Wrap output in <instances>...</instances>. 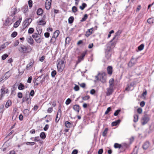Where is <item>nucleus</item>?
Listing matches in <instances>:
<instances>
[{
	"mask_svg": "<svg viewBox=\"0 0 154 154\" xmlns=\"http://www.w3.org/2000/svg\"><path fill=\"white\" fill-rule=\"evenodd\" d=\"M95 78L97 79V80H99L102 83H105L106 82V74L104 72L99 73L98 75L95 76Z\"/></svg>",
	"mask_w": 154,
	"mask_h": 154,
	"instance_id": "f257e3e1",
	"label": "nucleus"
},
{
	"mask_svg": "<svg viewBox=\"0 0 154 154\" xmlns=\"http://www.w3.org/2000/svg\"><path fill=\"white\" fill-rule=\"evenodd\" d=\"M57 67L59 71L61 72L65 67V64L64 61L62 60H59L57 61Z\"/></svg>",
	"mask_w": 154,
	"mask_h": 154,
	"instance_id": "f03ea898",
	"label": "nucleus"
},
{
	"mask_svg": "<svg viewBox=\"0 0 154 154\" xmlns=\"http://www.w3.org/2000/svg\"><path fill=\"white\" fill-rule=\"evenodd\" d=\"M111 49L110 44H108L105 52V57L108 60H109L111 58L112 54V52L110 51Z\"/></svg>",
	"mask_w": 154,
	"mask_h": 154,
	"instance_id": "7ed1b4c3",
	"label": "nucleus"
},
{
	"mask_svg": "<svg viewBox=\"0 0 154 154\" xmlns=\"http://www.w3.org/2000/svg\"><path fill=\"white\" fill-rule=\"evenodd\" d=\"M150 118L147 114L143 116L141 118V123L143 125H145L149 121Z\"/></svg>",
	"mask_w": 154,
	"mask_h": 154,
	"instance_id": "20e7f679",
	"label": "nucleus"
},
{
	"mask_svg": "<svg viewBox=\"0 0 154 154\" xmlns=\"http://www.w3.org/2000/svg\"><path fill=\"white\" fill-rule=\"evenodd\" d=\"M32 37L38 43H40L42 41V38L39 36L37 33H35L32 35Z\"/></svg>",
	"mask_w": 154,
	"mask_h": 154,
	"instance_id": "39448f33",
	"label": "nucleus"
},
{
	"mask_svg": "<svg viewBox=\"0 0 154 154\" xmlns=\"http://www.w3.org/2000/svg\"><path fill=\"white\" fill-rule=\"evenodd\" d=\"M122 32V30H118L117 31V32L115 33V36L112 39L111 41V42H112V41L114 40V39H116V40H117L118 39L119 36H120V35L121 34Z\"/></svg>",
	"mask_w": 154,
	"mask_h": 154,
	"instance_id": "423d86ee",
	"label": "nucleus"
},
{
	"mask_svg": "<svg viewBox=\"0 0 154 154\" xmlns=\"http://www.w3.org/2000/svg\"><path fill=\"white\" fill-rule=\"evenodd\" d=\"M27 49V47L23 45H21L19 48V51L23 53L26 52Z\"/></svg>",
	"mask_w": 154,
	"mask_h": 154,
	"instance_id": "0eeeda50",
	"label": "nucleus"
},
{
	"mask_svg": "<svg viewBox=\"0 0 154 154\" xmlns=\"http://www.w3.org/2000/svg\"><path fill=\"white\" fill-rule=\"evenodd\" d=\"M52 0H46L45 3V8L47 10H49L51 5Z\"/></svg>",
	"mask_w": 154,
	"mask_h": 154,
	"instance_id": "6e6552de",
	"label": "nucleus"
},
{
	"mask_svg": "<svg viewBox=\"0 0 154 154\" xmlns=\"http://www.w3.org/2000/svg\"><path fill=\"white\" fill-rule=\"evenodd\" d=\"M114 88L109 87L107 88L106 94L107 96H109L112 94Z\"/></svg>",
	"mask_w": 154,
	"mask_h": 154,
	"instance_id": "1a4fd4ad",
	"label": "nucleus"
},
{
	"mask_svg": "<svg viewBox=\"0 0 154 154\" xmlns=\"http://www.w3.org/2000/svg\"><path fill=\"white\" fill-rule=\"evenodd\" d=\"M137 62V59L132 58L128 63V66L131 67L135 64Z\"/></svg>",
	"mask_w": 154,
	"mask_h": 154,
	"instance_id": "9d476101",
	"label": "nucleus"
},
{
	"mask_svg": "<svg viewBox=\"0 0 154 154\" xmlns=\"http://www.w3.org/2000/svg\"><path fill=\"white\" fill-rule=\"evenodd\" d=\"M109 87L114 88V81L113 79H111L109 81Z\"/></svg>",
	"mask_w": 154,
	"mask_h": 154,
	"instance_id": "9b49d317",
	"label": "nucleus"
},
{
	"mask_svg": "<svg viewBox=\"0 0 154 154\" xmlns=\"http://www.w3.org/2000/svg\"><path fill=\"white\" fill-rule=\"evenodd\" d=\"M26 40L31 45H32L33 44L34 40L30 36L27 37L26 38Z\"/></svg>",
	"mask_w": 154,
	"mask_h": 154,
	"instance_id": "f8f14e48",
	"label": "nucleus"
},
{
	"mask_svg": "<svg viewBox=\"0 0 154 154\" xmlns=\"http://www.w3.org/2000/svg\"><path fill=\"white\" fill-rule=\"evenodd\" d=\"M93 30V28H92L89 29L88 31L86 32L85 36L87 37H88L92 33V31Z\"/></svg>",
	"mask_w": 154,
	"mask_h": 154,
	"instance_id": "ddd939ff",
	"label": "nucleus"
},
{
	"mask_svg": "<svg viewBox=\"0 0 154 154\" xmlns=\"http://www.w3.org/2000/svg\"><path fill=\"white\" fill-rule=\"evenodd\" d=\"M87 51H84L81 54V55L79 57L78 59V62H80L81 60L83 59L84 57L85 56L86 54Z\"/></svg>",
	"mask_w": 154,
	"mask_h": 154,
	"instance_id": "4468645a",
	"label": "nucleus"
},
{
	"mask_svg": "<svg viewBox=\"0 0 154 154\" xmlns=\"http://www.w3.org/2000/svg\"><path fill=\"white\" fill-rule=\"evenodd\" d=\"M150 144L149 142H145L143 145V148L144 149H146L149 146Z\"/></svg>",
	"mask_w": 154,
	"mask_h": 154,
	"instance_id": "2eb2a0df",
	"label": "nucleus"
},
{
	"mask_svg": "<svg viewBox=\"0 0 154 154\" xmlns=\"http://www.w3.org/2000/svg\"><path fill=\"white\" fill-rule=\"evenodd\" d=\"M73 109L75 111L79 112L80 109L79 106L78 105H75L73 106Z\"/></svg>",
	"mask_w": 154,
	"mask_h": 154,
	"instance_id": "dca6fc26",
	"label": "nucleus"
},
{
	"mask_svg": "<svg viewBox=\"0 0 154 154\" xmlns=\"http://www.w3.org/2000/svg\"><path fill=\"white\" fill-rule=\"evenodd\" d=\"M107 71L108 74L111 75L112 72V67L111 66H108L107 68Z\"/></svg>",
	"mask_w": 154,
	"mask_h": 154,
	"instance_id": "f3484780",
	"label": "nucleus"
},
{
	"mask_svg": "<svg viewBox=\"0 0 154 154\" xmlns=\"http://www.w3.org/2000/svg\"><path fill=\"white\" fill-rule=\"evenodd\" d=\"M120 120L119 119L117 121H116L115 122H113L112 123V126H116L119 124L120 122Z\"/></svg>",
	"mask_w": 154,
	"mask_h": 154,
	"instance_id": "a211bd4d",
	"label": "nucleus"
},
{
	"mask_svg": "<svg viewBox=\"0 0 154 154\" xmlns=\"http://www.w3.org/2000/svg\"><path fill=\"white\" fill-rule=\"evenodd\" d=\"M61 106H59L58 107V110L57 112V115L58 116L60 117L61 115Z\"/></svg>",
	"mask_w": 154,
	"mask_h": 154,
	"instance_id": "6ab92c4d",
	"label": "nucleus"
},
{
	"mask_svg": "<svg viewBox=\"0 0 154 154\" xmlns=\"http://www.w3.org/2000/svg\"><path fill=\"white\" fill-rule=\"evenodd\" d=\"M33 65V62L32 61H30V62L26 66V69H30L32 67Z\"/></svg>",
	"mask_w": 154,
	"mask_h": 154,
	"instance_id": "aec40b11",
	"label": "nucleus"
},
{
	"mask_svg": "<svg viewBox=\"0 0 154 154\" xmlns=\"http://www.w3.org/2000/svg\"><path fill=\"white\" fill-rule=\"evenodd\" d=\"M43 13V10L41 8H39L37 11V14L38 15H42Z\"/></svg>",
	"mask_w": 154,
	"mask_h": 154,
	"instance_id": "412c9836",
	"label": "nucleus"
},
{
	"mask_svg": "<svg viewBox=\"0 0 154 154\" xmlns=\"http://www.w3.org/2000/svg\"><path fill=\"white\" fill-rule=\"evenodd\" d=\"M65 125L66 127L68 128H70L71 126V123L68 121H66L65 122Z\"/></svg>",
	"mask_w": 154,
	"mask_h": 154,
	"instance_id": "4be33fe9",
	"label": "nucleus"
},
{
	"mask_svg": "<svg viewBox=\"0 0 154 154\" xmlns=\"http://www.w3.org/2000/svg\"><path fill=\"white\" fill-rule=\"evenodd\" d=\"M59 33L60 32L59 30H57L54 33L53 36L57 38L59 35Z\"/></svg>",
	"mask_w": 154,
	"mask_h": 154,
	"instance_id": "5701e85b",
	"label": "nucleus"
},
{
	"mask_svg": "<svg viewBox=\"0 0 154 154\" xmlns=\"http://www.w3.org/2000/svg\"><path fill=\"white\" fill-rule=\"evenodd\" d=\"M23 11L24 13H25L28 11V7L27 5H25L23 8Z\"/></svg>",
	"mask_w": 154,
	"mask_h": 154,
	"instance_id": "b1692460",
	"label": "nucleus"
},
{
	"mask_svg": "<svg viewBox=\"0 0 154 154\" xmlns=\"http://www.w3.org/2000/svg\"><path fill=\"white\" fill-rule=\"evenodd\" d=\"M46 22L43 20H41L38 22V24L41 25H45L46 24Z\"/></svg>",
	"mask_w": 154,
	"mask_h": 154,
	"instance_id": "393cba45",
	"label": "nucleus"
},
{
	"mask_svg": "<svg viewBox=\"0 0 154 154\" xmlns=\"http://www.w3.org/2000/svg\"><path fill=\"white\" fill-rule=\"evenodd\" d=\"M114 146L115 148H120L122 147L121 144H120L118 143H115L114 144Z\"/></svg>",
	"mask_w": 154,
	"mask_h": 154,
	"instance_id": "a878e982",
	"label": "nucleus"
},
{
	"mask_svg": "<svg viewBox=\"0 0 154 154\" xmlns=\"http://www.w3.org/2000/svg\"><path fill=\"white\" fill-rule=\"evenodd\" d=\"M40 136L42 139H44L45 138L46 136L45 132H42L40 133Z\"/></svg>",
	"mask_w": 154,
	"mask_h": 154,
	"instance_id": "bb28decb",
	"label": "nucleus"
},
{
	"mask_svg": "<svg viewBox=\"0 0 154 154\" xmlns=\"http://www.w3.org/2000/svg\"><path fill=\"white\" fill-rule=\"evenodd\" d=\"M20 22V20L17 21L14 24V27H17L19 25Z\"/></svg>",
	"mask_w": 154,
	"mask_h": 154,
	"instance_id": "cd10ccee",
	"label": "nucleus"
},
{
	"mask_svg": "<svg viewBox=\"0 0 154 154\" xmlns=\"http://www.w3.org/2000/svg\"><path fill=\"white\" fill-rule=\"evenodd\" d=\"M24 86L20 83L18 87V89L20 90H22L24 89Z\"/></svg>",
	"mask_w": 154,
	"mask_h": 154,
	"instance_id": "c85d7f7f",
	"label": "nucleus"
},
{
	"mask_svg": "<svg viewBox=\"0 0 154 154\" xmlns=\"http://www.w3.org/2000/svg\"><path fill=\"white\" fill-rule=\"evenodd\" d=\"M74 17L72 16L69 17L68 19V22L69 23L71 24L73 23L74 20Z\"/></svg>",
	"mask_w": 154,
	"mask_h": 154,
	"instance_id": "c756f323",
	"label": "nucleus"
},
{
	"mask_svg": "<svg viewBox=\"0 0 154 154\" xmlns=\"http://www.w3.org/2000/svg\"><path fill=\"white\" fill-rule=\"evenodd\" d=\"M134 122H137L138 121V116L137 114H135L134 115Z\"/></svg>",
	"mask_w": 154,
	"mask_h": 154,
	"instance_id": "7c9ffc66",
	"label": "nucleus"
},
{
	"mask_svg": "<svg viewBox=\"0 0 154 154\" xmlns=\"http://www.w3.org/2000/svg\"><path fill=\"white\" fill-rule=\"evenodd\" d=\"M56 38L52 36L51 39L50 40V42L51 43L54 44L56 40Z\"/></svg>",
	"mask_w": 154,
	"mask_h": 154,
	"instance_id": "2f4dec72",
	"label": "nucleus"
},
{
	"mask_svg": "<svg viewBox=\"0 0 154 154\" xmlns=\"http://www.w3.org/2000/svg\"><path fill=\"white\" fill-rule=\"evenodd\" d=\"M144 45L143 44H141L138 47V49L139 51H141L143 50L144 47Z\"/></svg>",
	"mask_w": 154,
	"mask_h": 154,
	"instance_id": "473e14b6",
	"label": "nucleus"
},
{
	"mask_svg": "<svg viewBox=\"0 0 154 154\" xmlns=\"http://www.w3.org/2000/svg\"><path fill=\"white\" fill-rule=\"evenodd\" d=\"M87 6V5L85 3H83L82 6H80V8L82 10H83L84 8Z\"/></svg>",
	"mask_w": 154,
	"mask_h": 154,
	"instance_id": "72a5a7b5",
	"label": "nucleus"
},
{
	"mask_svg": "<svg viewBox=\"0 0 154 154\" xmlns=\"http://www.w3.org/2000/svg\"><path fill=\"white\" fill-rule=\"evenodd\" d=\"M88 18V15L87 14H85L84 17L82 18V20H80L81 22H83L85 21Z\"/></svg>",
	"mask_w": 154,
	"mask_h": 154,
	"instance_id": "f704fd0d",
	"label": "nucleus"
},
{
	"mask_svg": "<svg viewBox=\"0 0 154 154\" xmlns=\"http://www.w3.org/2000/svg\"><path fill=\"white\" fill-rule=\"evenodd\" d=\"M24 113L26 115H28L29 114V110L27 109H25L23 111Z\"/></svg>",
	"mask_w": 154,
	"mask_h": 154,
	"instance_id": "c9c22d12",
	"label": "nucleus"
},
{
	"mask_svg": "<svg viewBox=\"0 0 154 154\" xmlns=\"http://www.w3.org/2000/svg\"><path fill=\"white\" fill-rule=\"evenodd\" d=\"M11 103L10 100H8L5 106L7 108L11 104Z\"/></svg>",
	"mask_w": 154,
	"mask_h": 154,
	"instance_id": "e433bc0d",
	"label": "nucleus"
},
{
	"mask_svg": "<svg viewBox=\"0 0 154 154\" xmlns=\"http://www.w3.org/2000/svg\"><path fill=\"white\" fill-rule=\"evenodd\" d=\"M34 31V29L32 28H30L29 29L28 31V33L29 34H32Z\"/></svg>",
	"mask_w": 154,
	"mask_h": 154,
	"instance_id": "4c0bfd02",
	"label": "nucleus"
},
{
	"mask_svg": "<svg viewBox=\"0 0 154 154\" xmlns=\"http://www.w3.org/2000/svg\"><path fill=\"white\" fill-rule=\"evenodd\" d=\"M107 131H108L107 128H105L104 131L103 132V134H102V135L103 136L105 137L106 136V134H107Z\"/></svg>",
	"mask_w": 154,
	"mask_h": 154,
	"instance_id": "58836bf2",
	"label": "nucleus"
},
{
	"mask_svg": "<svg viewBox=\"0 0 154 154\" xmlns=\"http://www.w3.org/2000/svg\"><path fill=\"white\" fill-rule=\"evenodd\" d=\"M78 11L77 7L75 6H73L72 8V11L73 13H75Z\"/></svg>",
	"mask_w": 154,
	"mask_h": 154,
	"instance_id": "ea45409f",
	"label": "nucleus"
},
{
	"mask_svg": "<svg viewBox=\"0 0 154 154\" xmlns=\"http://www.w3.org/2000/svg\"><path fill=\"white\" fill-rule=\"evenodd\" d=\"M71 40V39L69 37H67L66 38V44H69Z\"/></svg>",
	"mask_w": 154,
	"mask_h": 154,
	"instance_id": "a19ab883",
	"label": "nucleus"
},
{
	"mask_svg": "<svg viewBox=\"0 0 154 154\" xmlns=\"http://www.w3.org/2000/svg\"><path fill=\"white\" fill-rule=\"evenodd\" d=\"M8 57V55L6 54H5L2 56V59L3 60H5Z\"/></svg>",
	"mask_w": 154,
	"mask_h": 154,
	"instance_id": "79ce46f5",
	"label": "nucleus"
},
{
	"mask_svg": "<svg viewBox=\"0 0 154 154\" xmlns=\"http://www.w3.org/2000/svg\"><path fill=\"white\" fill-rule=\"evenodd\" d=\"M111 109V107H109L107 108V110L105 111V115H107V114L110 111Z\"/></svg>",
	"mask_w": 154,
	"mask_h": 154,
	"instance_id": "37998d69",
	"label": "nucleus"
},
{
	"mask_svg": "<svg viewBox=\"0 0 154 154\" xmlns=\"http://www.w3.org/2000/svg\"><path fill=\"white\" fill-rule=\"evenodd\" d=\"M10 75H11L8 72H7L5 75V78L6 79L8 78L10 76Z\"/></svg>",
	"mask_w": 154,
	"mask_h": 154,
	"instance_id": "c03bdc74",
	"label": "nucleus"
},
{
	"mask_svg": "<svg viewBox=\"0 0 154 154\" xmlns=\"http://www.w3.org/2000/svg\"><path fill=\"white\" fill-rule=\"evenodd\" d=\"M71 101V100L69 98H68L66 100L65 103L66 105H68L70 104Z\"/></svg>",
	"mask_w": 154,
	"mask_h": 154,
	"instance_id": "a18cd8bd",
	"label": "nucleus"
},
{
	"mask_svg": "<svg viewBox=\"0 0 154 154\" xmlns=\"http://www.w3.org/2000/svg\"><path fill=\"white\" fill-rule=\"evenodd\" d=\"M35 143L34 142H26V144L27 145H33L35 144Z\"/></svg>",
	"mask_w": 154,
	"mask_h": 154,
	"instance_id": "49530a36",
	"label": "nucleus"
},
{
	"mask_svg": "<svg viewBox=\"0 0 154 154\" xmlns=\"http://www.w3.org/2000/svg\"><path fill=\"white\" fill-rule=\"evenodd\" d=\"M56 74V72L55 70L52 71L51 73V75L52 77H54Z\"/></svg>",
	"mask_w": 154,
	"mask_h": 154,
	"instance_id": "de8ad7c7",
	"label": "nucleus"
},
{
	"mask_svg": "<svg viewBox=\"0 0 154 154\" xmlns=\"http://www.w3.org/2000/svg\"><path fill=\"white\" fill-rule=\"evenodd\" d=\"M53 107H49L48 108V109L47 110V112L48 113H51L53 111Z\"/></svg>",
	"mask_w": 154,
	"mask_h": 154,
	"instance_id": "09e8293b",
	"label": "nucleus"
},
{
	"mask_svg": "<svg viewBox=\"0 0 154 154\" xmlns=\"http://www.w3.org/2000/svg\"><path fill=\"white\" fill-rule=\"evenodd\" d=\"M121 111L120 109H118L116 110L114 113V115L115 116H117L119 114V113Z\"/></svg>",
	"mask_w": 154,
	"mask_h": 154,
	"instance_id": "8fccbe9b",
	"label": "nucleus"
},
{
	"mask_svg": "<svg viewBox=\"0 0 154 154\" xmlns=\"http://www.w3.org/2000/svg\"><path fill=\"white\" fill-rule=\"evenodd\" d=\"M17 32H14L12 33L11 35L12 37L14 38L17 36Z\"/></svg>",
	"mask_w": 154,
	"mask_h": 154,
	"instance_id": "3c124183",
	"label": "nucleus"
},
{
	"mask_svg": "<svg viewBox=\"0 0 154 154\" xmlns=\"http://www.w3.org/2000/svg\"><path fill=\"white\" fill-rule=\"evenodd\" d=\"M90 98L89 96L87 95L82 97V99L83 100H86Z\"/></svg>",
	"mask_w": 154,
	"mask_h": 154,
	"instance_id": "603ef678",
	"label": "nucleus"
},
{
	"mask_svg": "<svg viewBox=\"0 0 154 154\" xmlns=\"http://www.w3.org/2000/svg\"><path fill=\"white\" fill-rule=\"evenodd\" d=\"M5 89H1V91H3V93L4 94H5V93H8V89H6V90H5Z\"/></svg>",
	"mask_w": 154,
	"mask_h": 154,
	"instance_id": "864d4df0",
	"label": "nucleus"
},
{
	"mask_svg": "<svg viewBox=\"0 0 154 154\" xmlns=\"http://www.w3.org/2000/svg\"><path fill=\"white\" fill-rule=\"evenodd\" d=\"M19 42L18 40L15 41L14 44V46L16 47L19 44Z\"/></svg>",
	"mask_w": 154,
	"mask_h": 154,
	"instance_id": "5fc2aeb1",
	"label": "nucleus"
},
{
	"mask_svg": "<svg viewBox=\"0 0 154 154\" xmlns=\"http://www.w3.org/2000/svg\"><path fill=\"white\" fill-rule=\"evenodd\" d=\"M74 89L75 90V91H78L79 90V86L78 85H75V86L74 87Z\"/></svg>",
	"mask_w": 154,
	"mask_h": 154,
	"instance_id": "6e6d98bb",
	"label": "nucleus"
},
{
	"mask_svg": "<svg viewBox=\"0 0 154 154\" xmlns=\"http://www.w3.org/2000/svg\"><path fill=\"white\" fill-rule=\"evenodd\" d=\"M49 127V126L48 125L46 124V125H45V127L44 128V130L45 131H47L48 129V128Z\"/></svg>",
	"mask_w": 154,
	"mask_h": 154,
	"instance_id": "4d7b16f0",
	"label": "nucleus"
},
{
	"mask_svg": "<svg viewBox=\"0 0 154 154\" xmlns=\"http://www.w3.org/2000/svg\"><path fill=\"white\" fill-rule=\"evenodd\" d=\"M32 1L31 0H29L28 1V4L30 8H31L32 6Z\"/></svg>",
	"mask_w": 154,
	"mask_h": 154,
	"instance_id": "13d9d810",
	"label": "nucleus"
},
{
	"mask_svg": "<svg viewBox=\"0 0 154 154\" xmlns=\"http://www.w3.org/2000/svg\"><path fill=\"white\" fill-rule=\"evenodd\" d=\"M79 84L81 87H82V88H84L85 87V83H81L80 84L79 83Z\"/></svg>",
	"mask_w": 154,
	"mask_h": 154,
	"instance_id": "bf43d9fd",
	"label": "nucleus"
},
{
	"mask_svg": "<svg viewBox=\"0 0 154 154\" xmlns=\"http://www.w3.org/2000/svg\"><path fill=\"white\" fill-rule=\"evenodd\" d=\"M137 112L138 113L141 114L142 112V109L140 108H139L137 109Z\"/></svg>",
	"mask_w": 154,
	"mask_h": 154,
	"instance_id": "052dcab7",
	"label": "nucleus"
},
{
	"mask_svg": "<svg viewBox=\"0 0 154 154\" xmlns=\"http://www.w3.org/2000/svg\"><path fill=\"white\" fill-rule=\"evenodd\" d=\"M22 94L21 92H19L17 94V97L20 98H21L22 97Z\"/></svg>",
	"mask_w": 154,
	"mask_h": 154,
	"instance_id": "680f3d73",
	"label": "nucleus"
},
{
	"mask_svg": "<svg viewBox=\"0 0 154 154\" xmlns=\"http://www.w3.org/2000/svg\"><path fill=\"white\" fill-rule=\"evenodd\" d=\"M37 31L38 32L37 33L38 35V34L39 35H40L41 34L42 32V30L40 28L37 29Z\"/></svg>",
	"mask_w": 154,
	"mask_h": 154,
	"instance_id": "e2e57ef3",
	"label": "nucleus"
},
{
	"mask_svg": "<svg viewBox=\"0 0 154 154\" xmlns=\"http://www.w3.org/2000/svg\"><path fill=\"white\" fill-rule=\"evenodd\" d=\"M32 79V77L31 76L29 77L28 79L27 82L29 83H30L31 82Z\"/></svg>",
	"mask_w": 154,
	"mask_h": 154,
	"instance_id": "0e129e2a",
	"label": "nucleus"
},
{
	"mask_svg": "<svg viewBox=\"0 0 154 154\" xmlns=\"http://www.w3.org/2000/svg\"><path fill=\"white\" fill-rule=\"evenodd\" d=\"M50 35V33L49 32H45L44 34L46 38H48L49 37Z\"/></svg>",
	"mask_w": 154,
	"mask_h": 154,
	"instance_id": "69168bd1",
	"label": "nucleus"
},
{
	"mask_svg": "<svg viewBox=\"0 0 154 154\" xmlns=\"http://www.w3.org/2000/svg\"><path fill=\"white\" fill-rule=\"evenodd\" d=\"M140 105L141 106L143 107L145 105V102L144 101H141L140 103Z\"/></svg>",
	"mask_w": 154,
	"mask_h": 154,
	"instance_id": "338daca9",
	"label": "nucleus"
},
{
	"mask_svg": "<svg viewBox=\"0 0 154 154\" xmlns=\"http://www.w3.org/2000/svg\"><path fill=\"white\" fill-rule=\"evenodd\" d=\"M40 140V138L38 136L36 137H35L34 140L35 141H38Z\"/></svg>",
	"mask_w": 154,
	"mask_h": 154,
	"instance_id": "774afa93",
	"label": "nucleus"
}]
</instances>
